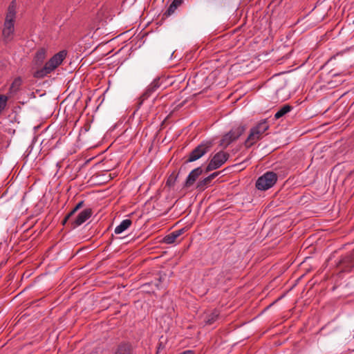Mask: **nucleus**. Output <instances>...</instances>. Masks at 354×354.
Returning a JSON list of instances; mask_svg holds the SVG:
<instances>
[{
	"instance_id": "nucleus-25",
	"label": "nucleus",
	"mask_w": 354,
	"mask_h": 354,
	"mask_svg": "<svg viewBox=\"0 0 354 354\" xmlns=\"http://www.w3.org/2000/svg\"><path fill=\"white\" fill-rule=\"evenodd\" d=\"M176 179H177V175H176L174 174H171L167 180V183H166L167 185H168L169 187L174 186L176 183Z\"/></svg>"
},
{
	"instance_id": "nucleus-26",
	"label": "nucleus",
	"mask_w": 354,
	"mask_h": 354,
	"mask_svg": "<svg viewBox=\"0 0 354 354\" xmlns=\"http://www.w3.org/2000/svg\"><path fill=\"white\" fill-rule=\"evenodd\" d=\"M84 205V201H80L75 207L70 212L71 215H74V214L80 208H82Z\"/></svg>"
},
{
	"instance_id": "nucleus-9",
	"label": "nucleus",
	"mask_w": 354,
	"mask_h": 354,
	"mask_svg": "<svg viewBox=\"0 0 354 354\" xmlns=\"http://www.w3.org/2000/svg\"><path fill=\"white\" fill-rule=\"evenodd\" d=\"M203 169L201 167H198L193 169L188 175L184 184V187L189 188L192 187L197 178L202 174Z\"/></svg>"
},
{
	"instance_id": "nucleus-14",
	"label": "nucleus",
	"mask_w": 354,
	"mask_h": 354,
	"mask_svg": "<svg viewBox=\"0 0 354 354\" xmlns=\"http://www.w3.org/2000/svg\"><path fill=\"white\" fill-rule=\"evenodd\" d=\"M184 230L180 229L178 230H176L172 232L171 233L166 235L162 240V242L166 244H172L176 242V240L178 237H179L183 233Z\"/></svg>"
},
{
	"instance_id": "nucleus-16",
	"label": "nucleus",
	"mask_w": 354,
	"mask_h": 354,
	"mask_svg": "<svg viewBox=\"0 0 354 354\" xmlns=\"http://www.w3.org/2000/svg\"><path fill=\"white\" fill-rule=\"evenodd\" d=\"M261 139V138L259 136L257 135L254 131L250 129V133L244 142V145L245 148L248 149Z\"/></svg>"
},
{
	"instance_id": "nucleus-15",
	"label": "nucleus",
	"mask_w": 354,
	"mask_h": 354,
	"mask_svg": "<svg viewBox=\"0 0 354 354\" xmlns=\"http://www.w3.org/2000/svg\"><path fill=\"white\" fill-rule=\"evenodd\" d=\"M245 126L241 124L234 127L228 133L232 138L235 141L237 140L245 131Z\"/></svg>"
},
{
	"instance_id": "nucleus-8",
	"label": "nucleus",
	"mask_w": 354,
	"mask_h": 354,
	"mask_svg": "<svg viewBox=\"0 0 354 354\" xmlns=\"http://www.w3.org/2000/svg\"><path fill=\"white\" fill-rule=\"evenodd\" d=\"M91 208H86L78 214L76 218L70 221L71 227L75 229L85 223L93 214Z\"/></svg>"
},
{
	"instance_id": "nucleus-10",
	"label": "nucleus",
	"mask_w": 354,
	"mask_h": 354,
	"mask_svg": "<svg viewBox=\"0 0 354 354\" xmlns=\"http://www.w3.org/2000/svg\"><path fill=\"white\" fill-rule=\"evenodd\" d=\"M211 279L213 280L212 284L213 286H217L223 284L225 281V274L223 270L213 269L211 272Z\"/></svg>"
},
{
	"instance_id": "nucleus-11",
	"label": "nucleus",
	"mask_w": 354,
	"mask_h": 354,
	"mask_svg": "<svg viewBox=\"0 0 354 354\" xmlns=\"http://www.w3.org/2000/svg\"><path fill=\"white\" fill-rule=\"evenodd\" d=\"M219 314V311L216 309L205 312L203 315V322L206 325H212L218 319Z\"/></svg>"
},
{
	"instance_id": "nucleus-21",
	"label": "nucleus",
	"mask_w": 354,
	"mask_h": 354,
	"mask_svg": "<svg viewBox=\"0 0 354 354\" xmlns=\"http://www.w3.org/2000/svg\"><path fill=\"white\" fill-rule=\"evenodd\" d=\"M292 109V106L289 104H285L281 107L279 111L275 113L274 118L279 119L289 113Z\"/></svg>"
},
{
	"instance_id": "nucleus-4",
	"label": "nucleus",
	"mask_w": 354,
	"mask_h": 354,
	"mask_svg": "<svg viewBox=\"0 0 354 354\" xmlns=\"http://www.w3.org/2000/svg\"><path fill=\"white\" fill-rule=\"evenodd\" d=\"M277 181V175L273 171H267L257 179L256 187L259 190L265 191L273 187Z\"/></svg>"
},
{
	"instance_id": "nucleus-6",
	"label": "nucleus",
	"mask_w": 354,
	"mask_h": 354,
	"mask_svg": "<svg viewBox=\"0 0 354 354\" xmlns=\"http://www.w3.org/2000/svg\"><path fill=\"white\" fill-rule=\"evenodd\" d=\"M229 153L221 151L216 153L206 167V172L216 169L221 167L229 158Z\"/></svg>"
},
{
	"instance_id": "nucleus-2",
	"label": "nucleus",
	"mask_w": 354,
	"mask_h": 354,
	"mask_svg": "<svg viewBox=\"0 0 354 354\" xmlns=\"http://www.w3.org/2000/svg\"><path fill=\"white\" fill-rule=\"evenodd\" d=\"M66 55V50H61L54 55L42 68L36 70L33 73L34 77L42 79L47 76L62 63Z\"/></svg>"
},
{
	"instance_id": "nucleus-22",
	"label": "nucleus",
	"mask_w": 354,
	"mask_h": 354,
	"mask_svg": "<svg viewBox=\"0 0 354 354\" xmlns=\"http://www.w3.org/2000/svg\"><path fill=\"white\" fill-rule=\"evenodd\" d=\"M211 183L212 182L209 180V178L206 177L197 183L196 188L199 192L204 191L210 185Z\"/></svg>"
},
{
	"instance_id": "nucleus-27",
	"label": "nucleus",
	"mask_w": 354,
	"mask_h": 354,
	"mask_svg": "<svg viewBox=\"0 0 354 354\" xmlns=\"http://www.w3.org/2000/svg\"><path fill=\"white\" fill-rule=\"evenodd\" d=\"M73 215H71V213L69 212L66 216L65 218L63 219L62 223L63 225H66V223L68 222V221H70V218H71Z\"/></svg>"
},
{
	"instance_id": "nucleus-7",
	"label": "nucleus",
	"mask_w": 354,
	"mask_h": 354,
	"mask_svg": "<svg viewBox=\"0 0 354 354\" xmlns=\"http://www.w3.org/2000/svg\"><path fill=\"white\" fill-rule=\"evenodd\" d=\"M161 86L160 79L156 78L146 88L142 95L139 97L138 106H140L145 100H147Z\"/></svg>"
},
{
	"instance_id": "nucleus-19",
	"label": "nucleus",
	"mask_w": 354,
	"mask_h": 354,
	"mask_svg": "<svg viewBox=\"0 0 354 354\" xmlns=\"http://www.w3.org/2000/svg\"><path fill=\"white\" fill-rule=\"evenodd\" d=\"M132 224V221L131 219H124L123 220L119 225H118L114 230V232L116 234H119L122 233L124 231L127 230Z\"/></svg>"
},
{
	"instance_id": "nucleus-28",
	"label": "nucleus",
	"mask_w": 354,
	"mask_h": 354,
	"mask_svg": "<svg viewBox=\"0 0 354 354\" xmlns=\"http://www.w3.org/2000/svg\"><path fill=\"white\" fill-rule=\"evenodd\" d=\"M219 174V172H214L209 176H207L208 178H209V180L212 182V180L216 178Z\"/></svg>"
},
{
	"instance_id": "nucleus-23",
	"label": "nucleus",
	"mask_w": 354,
	"mask_h": 354,
	"mask_svg": "<svg viewBox=\"0 0 354 354\" xmlns=\"http://www.w3.org/2000/svg\"><path fill=\"white\" fill-rule=\"evenodd\" d=\"M232 142H234V140L232 138L231 136L229 134V133H227L225 134L221 141H220V146H221L223 148H226L228 147Z\"/></svg>"
},
{
	"instance_id": "nucleus-5",
	"label": "nucleus",
	"mask_w": 354,
	"mask_h": 354,
	"mask_svg": "<svg viewBox=\"0 0 354 354\" xmlns=\"http://www.w3.org/2000/svg\"><path fill=\"white\" fill-rule=\"evenodd\" d=\"M337 267L341 272H350L354 268V249L341 255Z\"/></svg>"
},
{
	"instance_id": "nucleus-3",
	"label": "nucleus",
	"mask_w": 354,
	"mask_h": 354,
	"mask_svg": "<svg viewBox=\"0 0 354 354\" xmlns=\"http://www.w3.org/2000/svg\"><path fill=\"white\" fill-rule=\"evenodd\" d=\"M214 145L212 140H204L196 147L188 155L185 162L196 161L209 152Z\"/></svg>"
},
{
	"instance_id": "nucleus-1",
	"label": "nucleus",
	"mask_w": 354,
	"mask_h": 354,
	"mask_svg": "<svg viewBox=\"0 0 354 354\" xmlns=\"http://www.w3.org/2000/svg\"><path fill=\"white\" fill-rule=\"evenodd\" d=\"M16 15L17 2L12 0L8 7L2 30V36L6 42H9L13 39Z\"/></svg>"
},
{
	"instance_id": "nucleus-17",
	"label": "nucleus",
	"mask_w": 354,
	"mask_h": 354,
	"mask_svg": "<svg viewBox=\"0 0 354 354\" xmlns=\"http://www.w3.org/2000/svg\"><path fill=\"white\" fill-rule=\"evenodd\" d=\"M184 0H174L167 10L164 12L163 17H167L171 15L175 10L182 5Z\"/></svg>"
},
{
	"instance_id": "nucleus-20",
	"label": "nucleus",
	"mask_w": 354,
	"mask_h": 354,
	"mask_svg": "<svg viewBox=\"0 0 354 354\" xmlns=\"http://www.w3.org/2000/svg\"><path fill=\"white\" fill-rule=\"evenodd\" d=\"M46 50L44 48L37 50L33 59L36 65H41L44 62L46 58Z\"/></svg>"
},
{
	"instance_id": "nucleus-12",
	"label": "nucleus",
	"mask_w": 354,
	"mask_h": 354,
	"mask_svg": "<svg viewBox=\"0 0 354 354\" xmlns=\"http://www.w3.org/2000/svg\"><path fill=\"white\" fill-rule=\"evenodd\" d=\"M269 129V124L268 122L264 120L259 122L255 127H252L251 129L254 131V133L259 136L261 138L263 134Z\"/></svg>"
},
{
	"instance_id": "nucleus-13",
	"label": "nucleus",
	"mask_w": 354,
	"mask_h": 354,
	"mask_svg": "<svg viewBox=\"0 0 354 354\" xmlns=\"http://www.w3.org/2000/svg\"><path fill=\"white\" fill-rule=\"evenodd\" d=\"M114 354H133L132 345L128 342H123L118 345Z\"/></svg>"
},
{
	"instance_id": "nucleus-18",
	"label": "nucleus",
	"mask_w": 354,
	"mask_h": 354,
	"mask_svg": "<svg viewBox=\"0 0 354 354\" xmlns=\"http://www.w3.org/2000/svg\"><path fill=\"white\" fill-rule=\"evenodd\" d=\"M21 85V79L20 77L15 78L10 86L8 92L9 96L11 97L15 95L19 90Z\"/></svg>"
},
{
	"instance_id": "nucleus-24",
	"label": "nucleus",
	"mask_w": 354,
	"mask_h": 354,
	"mask_svg": "<svg viewBox=\"0 0 354 354\" xmlns=\"http://www.w3.org/2000/svg\"><path fill=\"white\" fill-rule=\"evenodd\" d=\"M8 101V97L4 95H0V113L5 109L6 106Z\"/></svg>"
}]
</instances>
